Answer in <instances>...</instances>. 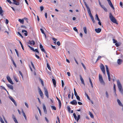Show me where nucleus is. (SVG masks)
I'll list each match as a JSON object with an SVG mask.
<instances>
[{
  "mask_svg": "<svg viewBox=\"0 0 123 123\" xmlns=\"http://www.w3.org/2000/svg\"><path fill=\"white\" fill-rule=\"evenodd\" d=\"M117 84L119 91L123 95V89L122 86L119 80H117Z\"/></svg>",
  "mask_w": 123,
  "mask_h": 123,
  "instance_id": "obj_1",
  "label": "nucleus"
},
{
  "mask_svg": "<svg viewBox=\"0 0 123 123\" xmlns=\"http://www.w3.org/2000/svg\"><path fill=\"white\" fill-rule=\"evenodd\" d=\"M109 17L111 20L112 22L116 23L117 24H118L117 22L116 19H115V18L113 16L112 13L111 12L110 13Z\"/></svg>",
  "mask_w": 123,
  "mask_h": 123,
  "instance_id": "obj_2",
  "label": "nucleus"
},
{
  "mask_svg": "<svg viewBox=\"0 0 123 123\" xmlns=\"http://www.w3.org/2000/svg\"><path fill=\"white\" fill-rule=\"evenodd\" d=\"M99 80L100 83L102 84L105 85V83L103 79L102 75L100 74L99 75Z\"/></svg>",
  "mask_w": 123,
  "mask_h": 123,
  "instance_id": "obj_3",
  "label": "nucleus"
},
{
  "mask_svg": "<svg viewBox=\"0 0 123 123\" xmlns=\"http://www.w3.org/2000/svg\"><path fill=\"white\" fill-rule=\"evenodd\" d=\"M105 66L106 68V71L108 76V80L109 81H110L111 80V78L108 67L107 65H106Z\"/></svg>",
  "mask_w": 123,
  "mask_h": 123,
  "instance_id": "obj_4",
  "label": "nucleus"
},
{
  "mask_svg": "<svg viewBox=\"0 0 123 123\" xmlns=\"http://www.w3.org/2000/svg\"><path fill=\"white\" fill-rule=\"evenodd\" d=\"M13 1L12 3L16 5H18L19 4L20 0H12Z\"/></svg>",
  "mask_w": 123,
  "mask_h": 123,
  "instance_id": "obj_5",
  "label": "nucleus"
},
{
  "mask_svg": "<svg viewBox=\"0 0 123 123\" xmlns=\"http://www.w3.org/2000/svg\"><path fill=\"white\" fill-rule=\"evenodd\" d=\"M88 13L89 14V16L90 17L93 23H95V21L94 19V18H93V16H92V13L91 12V11L89 12H88Z\"/></svg>",
  "mask_w": 123,
  "mask_h": 123,
  "instance_id": "obj_6",
  "label": "nucleus"
},
{
  "mask_svg": "<svg viewBox=\"0 0 123 123\" xmlns=\"http://www.w3.org/2000/svg\"><path fill=\"white\" fill-rule=\"evenodd\" d=\"M100 67L103 73L104 74H105V68L103 65L101 64L100 65Z\"/></svg>",
  "mask_w": 123,
  "mask_h": 123,
  "instance_id": "obj_7",
  "label": "nucleus"
},
{
  "mask_svg": "<svg viewBox=\"0 0 123 123\" xmlns=\"http://www.w3.org/2000/svg\"><path fill=\"white\" fill-rule=\"evenodd\" d=\"M8 81L10 83L12 84H13V83L12 81V80L11 79L10 77L9 76H7L6 77Z\"/></svg>",
  "mask_w": 123,
  "mask_h": 123,
  "instance_id": "obj_8",
  "label": "nucleus"
},
{
  "mask_svg": "<svg viewBox=\"0 0 123 123\" xmlns=\"http://www.w3.org/2000/svg\"><path fill=\"white\" fill-rule=\"evenodd\" d=\"M40 47L41 49V51L43 52H44L46 54H47V53L45 51L43 48V46L41 44H40Z\"/></svg>",
  "mask_w": 123,
  "mask_h": 123,
  "instance_id": "obj_9",
  "label": "nucleus"
},
{
  "mask_svg": "<svg viewBox=\"0 0 123 123\" xmlns=\"http://www.w3.org/2000/svg\"><path fill=\"white\" fill-rule=\"evenodd\" d=\"M83 0V1L84 2V4H85V5L86 6V8L87 9L88 12H89L91 11H90V8L88 6L87 4L86 3V2H85L84 1V0Z\"/></svg>",
  "mask_w": 123,
  "mask_h": 123,
  "instance_id": "obj_10",
  "label": "nucleus"
},
{
  "mask_svg": "<svg viewBox=\"0 0 123 123\" xmlns=\"http://www.w3.org/2000/svg\"><path fill=\"white\" fill-rule=\"evenodd\" d=\"M28 43L30 44V45H34L35 44V43L34 41L33 40H32L31 41L29 40L27 42Z\"/></svg>",
  "mask_w": 123,
  "mask_h": 123,
  "instance_id": "obj_11",
  "label": "nucleus"
},
{
  "mask_svg": "<svg viewBox=\"0 0 123 123\" xmlns=\"http://www.w3.org/2000/svg\"><path fill=\"white\" fill-rule=\"evenodd\" d=\"M44 94L48 98H49V96L48 92L47 90L46 89H45L44 90Z\"/></svg>",
  "mask_w": 123,
  "mask_h": 123,
  "instance_id": "obj_12",
  "label": "nucleus"
},
{
  "mask_svg": "<svg viewBox=\"0 0 123 123\" xmlns=\"http://www.w3.org/2000/svg\"><path fill=\"white\" fill-rule=\"evenodd\" d=\"M79 76L80 77V79L81 81V83L83 84L84 86H85V84L84 82V80L83 78L82 77L81 75H80Z\"/></svg>",
  "mask_w": 123,
  "mask_h": 123,
  "instance_id": "obj_13",
  "label": "nucleus"
},
{
  "mask_svg": "<svg viewBox=\"0 0 123 123\" xmlns=\"http://www.w3.org/2000/svg\"><path fill=\"white\" fill-rule=\"evenodd\" d=\"M56 98H57V100L58 101L59 104V109H60L61 107V102L60 100L59 99V98H58L57 97H56Z\"/></svg>",
  "mask_w": 123,
  "mask_h": 123,
  "instance_id": "obj_14",
  "label": "nucleus"
},
{
  "mask_svg": "<svg viewBox=\"0 0 123 123\" xmlns=\"http://www.w3.org/2000/svg\"><path fill=\"white\" fill-rule=\"evenodd\" d=\"M70 103L73 105H76L77 104V102L75 100H73L70 102Z\"/></svg>",
  "mask_w": 123,
  "mask_h": 123,
  "instance_id": "obj_15",
  "label": "nucleus"
},
{
  "mask_svg": "<svg viewBox=\"0 0 123 123\" xmlns=\"http://www.w3.org/2000/svg\"><path fill=\"white\" fill-rule=\"evenodd\" d=\"M122 60L120 59H118L117 61V63L119 65L121 64H122Z\"/></svg>",
  "mask_w": 123,
  "mask_h": 123,
  "instance_id": "obj_16",
  "label": "nucleus"
},
{
  "mask_svg": "<svg viewBox=\"0 0 123 123\" xmlns=\"http://www.w3.org/2000/svg\"><path fill=\"white\" fill-rule=\"evenodd\" d=\"M3 11L2 10V7L0 6V15L2 16H3Z\"/></svg>",
  "mask_w": 123,
  "mask_h": 123,
  "instance_id": "obj_17",
  "label": "nucleus"
},
{
  "mask_svg": "<svg viewBox=\"0 0 123 123\" xmlns=\"http://www.w3.org/2000/svg\"><path fill=\"white\" fill-rule=\"evenodd\" d=\"M12 118L14 121L16 123H18L15 116L13 115H12Z\"/></svg>",
  "mask_w": 123,
  "mask_h": 123,
  "instance_id": "obj_18",
  "label": "nucleus"
},
{
  "mask_svg": "<svg viewBox=\"0 0 123 123\" xmlns=\"http://www.w3.org/2000/svg\"><path fill=\"white\" fill-rule=\"evenodd\" d=\"M52 81L53 83V84L54 85V86L55 87L56 86V81L54 79H52Z\"/></svg>",
  "mask_w": 123,
  "mask_h": 123,
  "instance_id": "obj_19",
  "label": "nucleus"
},
{
  "mask_svg": "<svg viewBox=\"0 0 123 123\" xmlns=\"http://www.w3.org/2000/svg\"><path fill=\"white\" fill-rule=\"evenodd\" d=\"M39 93L41 97L43 98V94L40 89V90L39 91Z\"/></svg>",
  "mask_w": 123,
  "mask_h": 123,
  "instance_id": "obj_20",
  "label": "nucleus"
},
{
  "mask_svg": "<svg viewBox=\"0 0 123 123\" xmlns=\"http://www.w3.org/2000/svg\"><path fill=\"white\" fill-rule=\"evenodd\" d=\"M101 29L98 28V29H95V31L97 33H100L101 31Z\"/></svg>",
  "mask_w": 123,
  "mask_h": 123,
  "instance_id": "obj_21",
  "label": "nucleus"
},
{
  "mask_svg": "<svg viewBox=\"0 0 123 123\" xmlns=\"http://www.w3.org/2000/svg\"><path fill=\"white\" fill-rule=\"evenodd\" d=\"M117 101L118 104V105L120 106H123V105L121 102L120 100L119 99L117 100Z\"/></svg>",
  "mask_w": 123,
  "mask_h": 123,
  "instance_id": "obj_22",
  "label": "nucleus"
},
{
  "mask_svg": "<svg viewBox=\"0 0 123 123\" xmlns=\"http://www.w3.org/2000/svg\"><path fill=\"white\" fill-rule=\"evenodd\" d=\"M7 86L9 87L10 89L12 90L13 89V87L12 85H7Z\"/></svg>",
  "mask_w": 123,
  "mask_h": 123,
  "instance_id": "obj_23",
  "label": "nucleus"
},
{
  "mask_svg": "<svg viewBox=\"0 0 123 123\" xmlns=\"http://www.w3.org/2000/svg\"><path fill=\"white\" fill-rule=\"evenodd\" d=\"M109 5H110V6H111V7L114 10V7L111 2H110L108 3Z\"/></svg>",
  "mask_w": 123,
  "mask_h": 123,
  "instance_id": "obj_24",
  "label": "nucleus"
},
{
  "mask_svg": "<svg viewBox=\"0 0 123 123\" xmlns=\"http://www.w3.org/2000/svg\"><path fill=\"white\" fill-rule=\"evenodd\" d=\"M121 44V43L120 42H119L118 43H116L115 44V45L117 47H118L120 46V45Z\"/></svg>",
  "mask_w": 123,
  "mask_h": 123,
  "instance_id": "obj_25",
  "label": "nucleus"
},
{
  "mask_svg": "<svg viewBox=\"0 0 123 123\" xmlns=\"http://www.w3.org/2000/svg\"><path fill=\"white\" fill-rule=\"evenodd\" d=\"M22 112L23 113V115L24 116V117L25 118V119L26 120L27 118H26V115H25V114L23 110H22Z\"/></svg>",
  "mask_w": 123,
  "mask_h": 123,
  "instance_id": "obj_26",
  "label": "nucleus"
},
{
  "mask_svg": "<svg viewBox=\"0 0 123 123\" xmlns=\"http://www.w3.org/2000/svg\"><path fill=\"white\" fill-rule=\"evenodd\" d=\"M18 21L20 23L22 24H23L24 23V20L23 19H18Z\"/></svg>",
  "mask_w": 123,
  "mask_h": 123,
  "instance_id": "obj_27",
  "label": "nucleus"
},
{
  "mask_svg": "<svg viewBox=\"0 0 123 123\" xmlns=\"http://www.w3.org/2000/svg\"><path fill=\"white\" fill-rule=\"evenodd\" d=\"M43 108L44 112H45V113H46L47 112L46 109L44 105H43Z\"/></svg>",
  "mask_w": 123,
  "mask_h": 123,
  "instance_id": "obj_28",
  "label": "nucleus"
},
{
  "mask_svg": "<svg viewBox=\"0 0 123 123\" xmlns=\"http://www.w3.org/2000/svg\"><path fill=\"white\" fill-rule=\"evenodd\" d=\"M22 32L23 33L24 32H25V33H24V34L26 36H27V31L26 30H22Z\"/></svg>",
  "mask_w": 123,
  "mask_h": 123,
  "instance_id": "obj_29",
  "label": "nucleus"
},
{
  "mask_svg": "<svg viewBox=\"0 0 123 123\" xmlns=\"http://www.w3.org/2000/svg\"><path fill=\"white\" fill-rule=\"evenodd\" d=\"M83 29L84 30V31L85 33L86 34H87V30L86 27H83Z\"/></svg>",
  "mask_w": 123,
  "mask_h": 123,
  "instance_id": "obj_30",
  "label": "nucleus"
},
{
  "mask_svg": "<svg viewBox=\"0 0 123 123\" xmlns=\"http://www.w3.org/2000/svg\"><path fill=\"white\" fill-rule=\"evenodd\" d=\"M50 106L52 110H56V108L55 106L51 105Z\"/></svg>",
  "mask_w": 123,
  "mask_h": 123,
  "instance_id": "obj_31",
  "label": "nucleus"
},
{
  "mask_svg": "<svg viewBox=\"0 0 123 123\" xmlns=\"http://www.w3.org/2000/svg\"><path fill=\"white\" fill-rule=\"evenodd\" d=\"M89 114L90 115V116L92 118H94V116L93 114L90 111H89Z\"/></svg>",
  "mask_w": 123,
  "mask_h": 123,
  "instance_id": "obj_32",
  "label": "nucleus"
},
{
  "mask_svg": "<svg viewBox=\"0 0 123 123\" xmlns=\"http://www.w3.org/2000/svg\"><path fill=\"white\" fill-rule=\"evenodd\" d=\"M47 67L48 68V69L50 70L51 71V68H50V67L49 65V64L48 63H47Z\"/></svg>",
  "mask_w": 123,
  "mask_h": 123,
  "instance_id": "obj_33",
  "label": "nucleus"
},
{
  "mask_svg": "<svg viewBox=\"0 0 123 123\" xmlns=\"http://www.w3.org/2000/svg\"><path fill=\"white\" fill-rule=\"evenodd\" d=\"M0 87L1 89H4L5 91H6L7 93L8 92V91H7L6 89L3 86H0Z\"/></svg>",
  "mask_w": 123,
  "mask_h": 123,
  "instance_id": "obj_34",
  "label": "nucleus"
},
{
  "mask_svg": "<svg viewBox=\"0 0 123 123\" xmlns=\"http://www.w3.org/2000/svg\"><path fill=\"white\" fill-rule=\"evenodd\" d=\"M116 85L115 84H114V87H113V90L114 91V92H116Z\"/></svg>",
  "mask_w": 123,
  "mask_h": 123,
  "instance_id": "obj_35",
  "label": "nucleus"
},
{
  "mask_svg": "<svg viewBox=\"0 0 123 123\" xmlns=\"http://www.w3.org/2000/svg\"><path fill=\"white\" fill-rule=\"evenodd\" d=\"M96 18L97 19L98 21H100V19L99 18L98 15L97 14H96L95 15Z\"/></svg>",
  "mask_w": 123,
  "mask_h": 123,
  "instance_id": "obj_36",
  "label": "nucleus"
},
{
  "mask_svg": "<svg viewBox=\"0 0 123 123\" xmlns=\"http://www.w3.org/2000/svg\"><path fill=\"white\" fill-rule=\"evenodd\" d=\"M40 81L41 82V83L42 84V86H44V84H43V80L41 79H40Z\"/></svg>",
  "mask_w": 123,
  "mask_h": 123,
  "instance_id": "obj_37",
  "label": "nucleus"
},
{
  "mask_svg": "<svg viewBox=\"0 0 123 123\" xmlns=\"http://www.w3.org/2000/svg\"><path fill=\"white\" fill-rule=\"evenodd\" d=\"M73 115L75 119L77 120V117H76L75 113H74Z\"/></svg>",
  "mask_w": 123,
  "mask_h": 123,
  "instance_id": "obj_38",
  "label": "nucleus"
},
{
  "mask_svg": "<svg viewBox=\"0 0 123 123\" xmlns=\"http://www.w3.org/2000/svg\"><path fill=\"white\" fill-rule=\"evenodd\" d=\"M74 95L77 98V93L75 88L74 89Z\"/></svg>",
  "mask_w": 123,
  "mask_h": 123,
  "instance_id": "obj_39",
  "label": "nucleus"
},
{
  "mask_svg": "<svg viewBox=\"0 0 123 123\" xmlns=\"http://www.w3.org/2000/svg\"><path fill=\"white\" fill-rule=\"evenodd\" d=\"M28 46L31 50L33 51H34V49L32 47L29 45H28Z\"/></svg>",
  "mask_w": 123,
  "mask_h": 123,
  "instance_id": "obj_40",
  "label": "nucleus"
},
{
  "mask_svg": "<svg viewBox=\"0 0 123 123\" xmlns=\"http://www.w3.org/2000/svg\"><path fill=\"white\" fill-rule=\"evenodd\" d=\"M19 43L21 45V47H22V49H23V50H24V48L23 47V44H22V43H21V41H19Z\"/></svg>",
  "mask_w": 123,
  "mask_h": 123,
  "instance_id": "obj_41",
  "label": "nucleus"
},
{
  "mask_svg": "<svg viewBox=\"0 0 123 123\" xmlns=\"http://www.w3.org/2000/svg\"><path fill=\"white\" fill-rule=\"evenodd\" d=\"M0 121L1 123H4V122L3 121L2 118L1 117H0Z\"/></svg>",
  "mask_w": 123,
  "mask_h": 123,
  "instance_id": "obj_42",
  "label": "nucleus"
},
{
  "mask_svg": "<svg viewBox=\"0 0 123 123\" xmlns=\"http://www.w3.org/2000/svg\"><path fill=\"white\" fill-rule=\"evenodd\" d=\"M105 94L106 95V97L107 98H109V95L108 94V92L107 91H106L105 92Z\"/></svg>",
  "mask_w": 123,
  "mask_h": 123,
  "instance_id": "obj_43",
  "label": "nucleus"
},
{
  "mask_svg": "<svg viewBox=\"0 0 123 123\" xmlns=\"http://www.w3.org/2000/svg\"><path fill=\"white\" fill-rule=\"evenodd\" d=\"M9 98L11 100L12 102L14 101L15 100L13 99V98L11 97H9Z\"/></svg>",
  "mask_w": 123,
  "mask_h": 123,
  "instance_id": "obj_44",
  "label": "nucleus"
},
{
  "mask_svg": "<svg viewBox=\"0 0 123 123\" xmlns=\"http://www.w3.org/2000/svg\"><path fill=\"white\" fill-rule=\"evenodd\" d=\"M85 95L87 97V99L89 100H90V98L87 94L86 93H85Z\"/></svg>",
  "mask_w": 123,
  "mask_h": 123,
  "instance_id": "obj_45",
  "label": "nucleus"
},
{
  "mask_svg": "<svg viewBox=\"0 0 123 123\" xmlns=\"http://www.w3.org/2000/svg\"><path fill=\"white\" fill-rule=\"evenodd\" d=\"M15 51L17 54V56H18V57H19V54H18V51H17V50L16 49H15Z\"/></svg>",
  "mask_w": 123,
  "mask_h": 123,
  "instance_id": "obj_46",
  "label": "nucleus"
},
{
  "mask_svg": "<svg viewBox=\"0 0 123 123\" xmlns=\"http://www.w3.org/2000/svg\"><path fill=\"white\" fill-rule=\"evenodd\" d=\"M12 61L14 65V66H15V67L16 68V65L14 61L13 60H12Z\"/></svg>",
  "mask_w": 123,
  "mask_h": 123,
  "instance_id": "obj_47",
  "label": "nucleus"
},
{
  "mask_svg": "<svg viewBox=\"0 0 123 123\" xmlns=\"http://www.w3.org/2000/svg\"><path fill=\"white\" fill-rule=\"evenodd\" d=\"M31 65L32 66V67H33V68L35 69V67L34 66V65L33 64V63L32 62H31Z\"/></svg>",
  "mask_w": 123,
  "mask_h": 123,
  "instance_id": "obj_48",
  "label": "nucleus"
},
{
  "mask_svg": "<svg viewBox=\"0 0 123 123\" xmlns=\"http://www.w3.org/2000/svg\"><path fill=\"white\" fill-rule=\"evenodd\" d=\"M43 6H40V9L41 11H42L43 10Z\"/></svg>",
  "mask_w": 123,
  "mask_h": 123,
  "instance_id": "obj_49",
  "label": "nucleus"
},
{
  "mask_svg": "<svg viewBox=\"0 0 123 123\" xmlns=\"http://www.w3.org/2000/svg\"><path fill=\"white\" fill-rule=\"evenodd\" d=\"M113 40L114 43H116L117 42V40L114 39H113Z\"/></svg>",
  "mask_w": 123,
  "mask_h": 123,
  "instance_id": "obj_50",
  "label": "nucleus"
},
{
  "mask_svg": "<svg viewBox=\"0 0 123 123\" xmlns=\"http://www.w3.org/2000/svg\"><path fill=\"white\" fill-rule=\"evenodd\" d=\"M68 110V111L69 112H70L71 109L70 108L69 106H68L67 107Z\"/></svg>",
  "mask_w": 123,
  "mask_h": 123,
  "instance_id": "obj_51",
  "label": "nucleus"
},
{
  "mask_svg": "<svg viewBox=\"0 0 123 123\" xmlns=\"http://www.w3.org/2000/svg\"><path fill=\"white\" fill-rule=\"evenodd\" d=\"M40 30L42 33H43V34H45V33L44 32L43 30V29H42L41 28L40 29Z\"/></svg>",
  "mask_w": 123,
  "mask_h": 123,
  "instance_id": "obj_52",
  "label": "nucleus"
},
{
  "mask_svg": "<svg viewBox=\"0 0 123 123\" xmlns=\"http://www.w3.org/2000/svg\"><path fill=\"white\" fill-rule=\"evenodd\" d=\"M80 118V115H78L77 116V122Z\"/></svg>",
  "mask_w": 123,
  "mask_h": 123,
  "instance_id": "obj_53",
  "label": "nucleus"
},
{
  "mask_svg": "<svg viewBox=\"0 0 123 123\" xmlns=\"http://www.w3.org/2000/svg\"><path fill=\"white\" fill-rule=\"evenodd\" d=\"M9 22V21L7 19H6V24H8Z\"/></svg>",
  "mask_w": 123,
  "mask_h": 123,
  "instance_id": "obj_54",
  "label": "nucleus"
},
{
  "mask_svg": "<svg viewBox=\"0 0 123 123\" xmlns=\"http://www.w3.org/2000/svg\"><path fill=\"white\" fill-rule=\"evenodd\" d=\"M14 80L17 82H18V81L17 80V79L15 77V76H14Z\"/></svg>",
  "mask_w": 123,
  "mask_h": 123,
  "instance_id": "obj_55",
  "label": "nucleus"
},
{
  "mask_svg": "<svg viewBox=\"0 0 123 123\" xmlns=\"http://www.w3.org/2000/svg\"><path fill=\"white\" fill-rule=\"evenodd\" d=\"M81 64L84 69L85 70L86 69V67L82 63H81Z\"/></svg>",
  "mask_w": 123,
  "mask_h": 123,
  "instance_id": "obj_56",
  "label": "nucleus"
},
{
  "mask_svg": "<svg viewBox=\"0 0 123 123\" xmlns=\"http://www.w3.org/2000/svg\"><path fill=\"white\" fill-rule=\"evenodd\" d=\"M19 73L21 75L22 78H23V74H22V72H21L20 71H19Z\"/></svg>",
  "mask_w": 123,
  "mask_h": 123,
  "instance_id": "obj_57",
  "label": "nucleus"
},
{
  "mask_svg": "<svg viewBox=\"0 0 123 123\" xmlns=\"http://www.w3.org/2000/svg\"><path fill=\"white\" fill-rule=\"evenodd\" d=\"M35 51L36 52H37V53H38V54L39 53V52L38 51V50L37 49H35V50L34 49V51Z\"/></svg>",
  "mask_w": 123,
  "mask_h": 123,
  "instance_id": "obj_58",
  "label": "nucleus"
},
{
  "mask_svg": "<svg viewBox=\"0 0 123 123\" xmlns=\"http://www.w3.org/2000/svg\"><path fill=\"white\" fill-rule=\"evenodd\" d=\"M57 45H58V46H60V42L59 41H58L57 42Z\"/></svg>",
  "mask_w": 123,
  "mask_h": 123,
  "instance_id": "obj_59",
  "label": "nucleus"
},
{
  "mask_svg": "<svg viewBox=\"0 0 123 123\" xmlns=\"http://www.w3.org/2000/svg\"><path fill=\"white\" fill-rule=\"evenodd\" d=\"M120 6L122 7H123V3L122 2H120Z\"/></svg>",
  "mask_w": 123,
  "mask_h": 123,
  "instance_id": "obj_60",
  "label": "nucleus"
},
{
  "mask_svg": "<svg viewBox=\"0 0 123 123\" xmlns=\"http://www.w3.org/2000/svg\"><path fill=\"white\" fill-rule=\"evenodd\" d=\"M77 100L79 101H81L80 99V97L78 95H77Z\"/></svg>",
  "mask_w": 123,
  "mask_h": 123,
  "instance_id": "obj_61",
  "label": "nucleus"
},
{
  "mask_svg": "<svg viewBox=\"0 0 123 123\" xmlns=\"http://www.w3.org/2000/svg\"><path fill=\"white\" fill-rule=\"evenodd\" d=\"M98 21V24L100 25H101V23L100 22V21Z\"/></svg>",
  "mask_w": 123,
  "mask_h": 123,
  "instance_id": "obj_62",
  "label": "nucleus"
},
{
  "mask_svg": "<svg viewBox=\"0 0 123 123\" xmlns=\"http://www.w3.org/2000/svg\"><path fill=\"white\" fill-rule=\"evenodd\" d=\"M67 74L68 76H70V74L69 72H68L67 73Z\"/></svg>",
  "mask_w": 123,
  "mask_h": 123,
  "instance_id": "obj_63",
  "label": "nucleus"
},
{
  "mask_svg": "<svg viewBox=\"0 0 123 123\" xmlns=\"http://www.w3.org/2000/svg\"><path fill=\"white\" fill-rule=\"evenodd\" d=\"M101 56H98L97 59V60L96 61H98L99 59H100L101 58Z\"/></svg>",
  "mask_w": 123,
  "mask_h": 123,
  "instance_id": "obj_64",
  "label": "nucleus"
}]
</instances>
